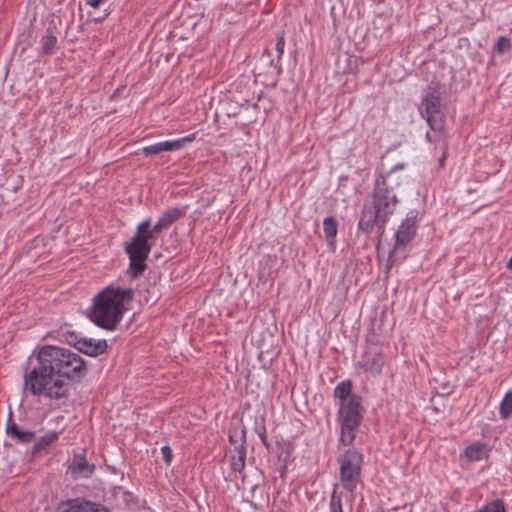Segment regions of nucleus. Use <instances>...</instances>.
Segmentation results:
<instances>
[{
	"mask_svg": "<svg viewBox=\"0 0 512 512\" xmlns=\"http://www.w3.org/2000/svg\"><path fill=\"white\" fill-rule=\"evenodd\" d=\"M38 366L34 367V394L59 399L67 396L66 379H80L87 373L84 360L70 350L44 345L37 350Z\"/></svg>",
	"mask_w": 512,
	"mask_h": 512,
	"instance_id": "nucleus-1",
	"label": "nucleus"
},
{
	"mask_svg": "<svg viewBox=\"0 0 512 512\" xmlns=\"http://www.w3.org/2000/svg\"><path fill=\"white\" fill-rule=\"evenodd\" d=\"M426 139H428L430 141V135L429 133L426 134Z\"/></svg>",
	"mask_w": 512,
	"mask_h": 512,
	"instance_id": "nucleus-34",
	"label": "nucleus"
},
{
	"mask_svg": "<svg viewBox=\"0 0 512 512\" xmlns=\"http://www.w3.org/2000/svg\"><path fill=\"white\" fill-rule=\"evenodd\" d=\"M351 383L349 381L340 382L334 389V396L341 400V403L347 402L351 395Z\"/></svg>",
	"mask_w": 512,
	"mask_h": 512,
	"instance_id": "nucleus-19",
	"label": "nucleus"
},
{
	"mask_svg": "<svg viewBox=\"0 0 512 512\" xmlns=\"http://www.w3.org/2000/svg\"><path fill=\"white\" fill-rule=\"evenodd\" d=\"M252 107H253L254 109H257V108H258V104H257V103H254V104L252 105Z\"/></svg>",
	"mask_w": 512,
	"mask_h": 512,
	"instance_id": "nucleus-33",
	"label": "nucleus"
},
{
	"mask_svg": "<svg viewBox=\"0 0 512 512\" xmlns=\"http://www.w3.org/2000/svg\"><path fill=\"white\" fill-rule=\"evenodd\" d=\"M78 351L84 353L88 356H98L103 354L107 350V342L106 340H99L94 342L92 339L82 338L80 342H78Z\"/></svg>",
	"mask_w": 512,
	"mask_h": 512,
	"instance_id": "nucleus-11",
	"label": "nucleus"
},
{
	"mask_svg": "<svg viewBox=\"0 0 512 512\" xmlns=\"http://www.w3.org/2000/svg\"><path fill=\"white\" fill-rule=\"evenodd\" d=\"M62 338L71 346L78 349V342H80V339L78 335L71 330H64L61 333Z\"/></svg>",
	"mask_w": 512,
	"mask_h": 512,
	"instance_id": "nucleus-25",
	"label": "nucleus"
},
{
	"mask_svg": "<svg viewBox=\"0 0 512 512\" xmlns=\"http://www.w3.org/2000/svg\"><path fill=\"white\" fill-rule=\"evenodd\" d=\"M245 447L242 444L236 447L235 453L231 456V467L234 471L242 472L245 468Z\"/></svg>",
	"mask_w": 512,
	"mask_h": 512,
	"instance_id": "nucleus-16",
	"label": "nucleus"
},
{
	"mask_svg": "<svg viewBox=\"0 0 512 512\" xmlns=\"http://www.w3.org/2000/svg\"><path fill=\"white\" fill-rule=\"evenodd\" d=\"M133 297L134 290L131 288L106 287L94 298L91 320L101 328L114 330Z\"/></svg>",
	"mask_w": 512,
	"mask_h": 512,
	"instance_id": "nucleus-4",
	"label": "nucleus"
},
{
	"mask_svg": "<svg viewBox=\"0 0 512 512\" xmlns=\"http://www.w3.org/2000/svg\"><path fill=\"white\" fill-rule=\"evenodd\" d=\"M69 468L72 473L81 476H88L94 470V466L90 465L82 456H75Z\"/></svg>",
	"mask_w": 512,
	"mask_h": 512,
	"instance_id": "nucleus-14",
	"label": "nucleus"
},
{
	"mask_svg": "<svg viewBox=\"0 0 512 512\" xmlns=\"http://www.w3.org/2000/svg\"><path fill=\"white\" fill-rule=\"evenodd\" d=\"M57 439V433L52 432L44 435L40 441L34 444V453L45 449L49 444Z\"/></svg>",
	"mask_w": 512,
	"mask_h": 512,
	"instance_id": "nucleus-23",
	"label": "nucleus"
},
{
	"mask_svg": "<svg viewBox=\"0 0 512 512\" xmlns=\"http://www.w3.org/2000/svg\"><path fill=\"white\" fill-rule=\"evenodd\" d=\"M101 2H102V0H88L87 4H89L93 8H97V7H99Z\"/></svg>",
	"mask_w": 512,
	"mask_h": 512,
	"instance_id": "nucleus-30",
	"label": "nucleus"
},
{
	"mask_svg": "<svg viewBox=\"0 0 512 512\" xmlns=\"http://www.w3.org/2000/svg\"><path fill=\"white\" fill-rule=\"evenodd\" d=\"M418 212L411 210L407 213L405 220L402 221L394 235L393 248L389 252V262L393 265L399 259L405 257L407 247L414 239L416 233V221Z\"/></svg>",
	"mask_w": 512,
	"mask_h": 512,
	"instance_id": "nucleus-6",
	"label": "nucleus"
},
{
	"mask_svg": "<svg viewBox=\"0 0 512 512\" xmlns=\"http://www.w3.org/2000/svg\"><path fill=\"white\" fill-rule=\"evenodd\" d=\"M60 512H109L106 508L89 502L73 500L67 505L63 506Z\"/></svg>",
	"mask_w": 512,
	"mask_h": 512,
	"instance_id": "nucleus-12",
	"label": "nucleus"
},
{
	"mask_svg": "<svg viewBox=\"0 0 512 512\" xmlns=\"http://www.w3.org/2000/svg\"><path fill=\"white\" fill-rule=\"evenodd\" d=\"M403 164H397L386 175L380 176L375 181V187L372 195V202L366 203L361 213L359 229L369 233L375 226L382 228L393 214L398 199L392 186L394 179L393 173L396 169H402Z\"/></svg>",
	"mask_w": 512,
	"mask_h": 512,
	"instance_id": "nucleus-3",
	"label": "nucleus"
},
{
	"mask_svg": "<svg viewBox=\"0 0 512 512\" xmlns=\"http://www.w3.org/2000/svg\"><path fill=\"white\" fill-rule=\"evenodd\" d=\"M475 512H506V508L502 500L495 499Z\"/></svg>",
	"mask_w": 512,
	"mask_h": 512,
	"instance_id": "nucleus-21",
	"label": "nucleus"
},
{
	"mask_svg": "<svg viewBox=\"0 0 512 512\" xmlns=\"http://www.w3.org/2000/svg\"><path fill=\"white\" fill-rule=\"evenodd\" d=\"M194 138V134H191L177 140L164 141L146 146L142 151L145 156H153L165 151H177L182 149L186 143L193 141Z\"/></svg>",
	"mask_w": 512,
	"mask_h": 512,
	"instance_id": "nucleus-9",
	"label": "nucleus"
},
{
	"mask_svg": "<svg viewBox=\"0 0 512 512\" xmlns=\"http://www.w3.org/2000/svg\"><path fill=\"white\" fill-rule=\"evenodd\" d=\"M7 433L22 443H29L30 441H32V432L22 431L14 423L8 424Z\"/></svg>",
	"mask_w": 512,
	"mask_h": 512,
	"instance_id": "nucleus-17",
	"label": "nucleus"
},
{
	"mask_svg": "<svg viewBox=\"0 0 512 512\" xmlns=\"http://www.w3.org/2000/svg\"><path fill=\"white\" fill-rule=\"evenodd\" d=\"M512 413V392L506 393L500 404V414L502 418H508Z\"/></svg>",
	"mask_w": 512,
	"mask_h": 512,
	"instance_id": "nucleus-22",
	"label": "nucleus"
},
{
	"mask_svg": "<svg viewBox=\"0 0 512 512\" xmlns=\"http://www.w3.org/2000/svg\"><path fill=\"white\" fill-rule=\"evenodd\" d=\"M323 231L328 243L333 245L337 235V221L333 217H326L323 221Z\"/></svg>",
	"mask_w": 512,
	"mask_h": 512,
	"instance_id": "nucleus-15",
	"label": "nucleus"
},
{
	"mask_svg": "<svg viewBox=\"0 0 512 512\" xmlns=\"http://www.w3.org/2000/svg\"><path fill=\"white\" fill-rule=\"evenodd\" d=\"M341 437L344 445H350L356 436L363 418V407L361 397L352 395L347 402L340 404Z\"/></svg>",
	"mask_w": 512,
	"mask_h": 512,
	"instance_id": "nucleus-5",
	"label": "nucleus"
},
{
	"mask_svg": "<svg viewBox=\"0 0 512 512\" xmlns=\"http://www.w3.org/2000/svg\"><path fill=\"white\" fill-rule=\"evenodd\" d=\"M187 208L188 206L186 205L166 210L153 227H151L150 218L145 219L137 226L136 234L132 237L131 242L125 246L133 278H137L145 271V261L152 247L156 244L158 235L163 230L168 229L175 221L182 218Z\"/></svg>",
	"mask_w": 512,
	"mask_h": 512,
	"instance_id": "nucleus-2",
	"label": "nucleus"
},
{
	"mask_svg": "<svg viewBox=\"0 0 512 512\" xmlns=\"http://www.w3.org/2000/svg\"><path fill=\"white\" fill-rule=\"evenodd\" d=\"M510 46H511L510 39L505 37V36H500L497 39V42H496V45H495V50L499 54H503V53H505L506 51L509 50Z\"/></svg>",
	"mask_w": 512,
	"mask_h": 512,
	"instance_id": "nucleus-26",
	"label": "nucleus"
},
{
	"mask_svg": "<svg viewBox=\"0 0 512 512\" xmlns=\"http://www.w3.org/2000/svg\"><path fill=\"white\" fill-rule=\"evenodd\" d=\"M284 47H285V39L284 36H280L275 44V49L278 53V57L280 58L284 53Z\"/></svg>",
	"mask_w": 512,
	"mask_h": 512,
	"instance_id": "nucleus-28",
	"label": "nucleus"
},
{
	"mask_svg": "<svg viewBox=\"0 0 512 512\" xmlns=\"http://www.w3.org/2000/svg\"><path fill=\"white\" fill-rule=\"evenodd\" d=\"M424 108L422 115L426 118L432 130H441L444 127V114L442 112L441 92L429 86L421 103Z\"/></svg>",
	"mask_w": 512,
	"mask_h": 512,
	"instance_id": "nucleus-7",
	"label": "nucleus"
},
{
	"mask_svg": "<svg viewBox=\"0 0 512 512\" xmlns=\"http://www.w3.org/2000/svg\"><path fill=\"white\" fill-rule=\"evenodd\" d=\"M330 510H331V512H343L342 498H341V495L337 492L336 487L334 488L332 495H331Z\"/></svg>",
	"mask_w": 512,
	"mask_h": 512,
	"instance_id": "nucleus-24",
	"label": "nucleus"
},
{
	"mask_svg": "<svg viewBox=\"0 0 512 512\" xmlns=\"http://www.w3.org/2000/svg\"><path fill=\"white\" fill-rule=\"evenodd\" d=\"M161 454H162V458H163L164 462L169 465L173 458V453H172L171 448L167 445L163 446L161 448Z\"/></svg>",
	"mask_w": 512,
	"mask_h": 512,
	"instance_id": "nucleus-27",
	"label": "nucleus"
},
{
	"mask_svg": "<svg viewBox=\"0 0 512 512\" xmlns=\"http://www.w3.org/2000/svg\"><path fill=\"white\" fill-rule=\"evenodd\" d=\"M466 457L471 461L481 460L486 454V447L482 444H473L466 448Z\"/></svg>",
	"mask_w": 512,
	"mask_h": 512,
	"instance_id": "nucleus-18",
	"label": "nucleus"
},
{
	"mask_svg": "<svg viewBox=\"0 0 512 512\" xmlns=\"http://www.w3.org/2000/svg\"><path fill=\"white\" fill-rule=\"evenodd\" d=\"M249 106V101L248 100H244L243 103H241V108H248Z\"/></svg>",
	"mask_w": 512,
	"mask_h": 512,
	"instance_id": "nucleus-32",
	"label": "nucleus"
},
{
	"mask_svg": "<svg viewBox=\"0 0 512 512\" xmlns=\"http://www.w3.org/2000/svg\"><path fill=\"white\" fill-rule=\"evenodd\" d=\"M246 438V430L242 428L240 431L238 429H234L229 434V441L236 447H239L241 444L244 446Z\"/></svg>",
	"mask_w": 512,
	"mask_h": 512,
	"instance_id": "nucleus-20",
	"label": "nucleus"
},
{
	"mask_svg": "<svg viewBox=\"0 0 512 512\" xmlns=\"http://www.w3.org/2000/svg\"><path fill=\"white\" fill-rule=\"evenodd\" d=\"M25 379V391L32 392V371L26 372L24 375Z\"/></svg>",
	"mask_w": 512,
	"mask_h": 512,
	"instance_id": "nucleus-29",
	"label": "nucleus"
},
{
	"mask_svg": "<svg viewBox=\"0 0 512 512\" xmlns=\"http://www.w3.org/2000/svg\"><path fill=\"white\" fill-rule=\"evenodd\" d=\"M362 456L355 450H348L340 465V479L343 487L353 492L359 480Z\"/></svg>",
	"mask_w": 512,
	"mask_h": 512,
	"instance_id": "nucleus-8",
	"label": "nucleus"
},
{
	"mask_svg": "<svg viewBox=\"0 0 512 512\" xmlns=\"http://www.w3.org/2000/svg\"><path fill=\"white\" fill-rule=\"evenodd\" d=\"M58 31L55 27H48L41 39V52L45 55L52 54L58 40Z\"/></svg>",
	"mask_w": 512,
	"mask_h": 512,
	"instance_id": "nucleus-13",
	"label": "nucleus"
},
{
	"mask_svg": "<svg viewBox=\"0 0 512 512\" xmlns=\"http://www.w3.org/2000/svg\"><path fill=\"white\" fill-rule=\"evenodd\" d=\"M446 154L443 153L442 157L439 159V165L440 167H443L444 161H445Z\"/></svg>",
	"mask_w": 512,
	"mask_h": 512,
	"instance_id": "nucleus-31",
	"label": "nucleus"
},
{
	"mask_svg": "<svg viewBox=\"0 0 512 512\" xmlns=\"http://www.w3.org/2000/svg\"><path fill=\"white\" fill-rule=\"evenodd\" d=\"M385 360L381 352H367L359 366L372 375H379L384 366Z\"/></svg>",
	"mask_w": 512,
	"mask_h": 512,
	"instance_id": "nucleus-10",
	"label": "nucleus"
}]
</instances>
